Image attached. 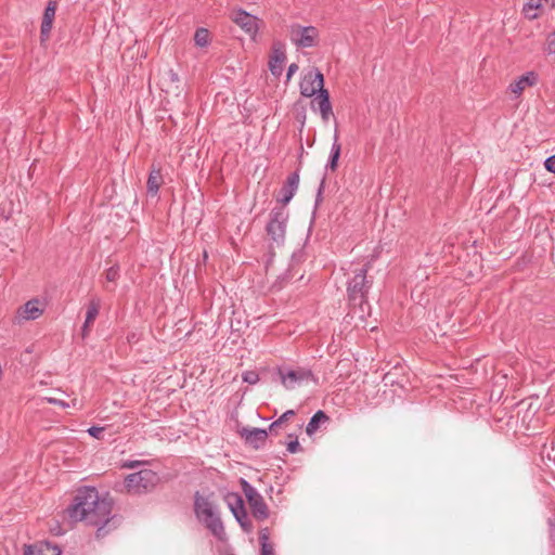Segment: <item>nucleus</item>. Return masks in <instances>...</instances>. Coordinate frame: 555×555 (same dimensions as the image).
Instances as JSON below:
<instances>
[{
    "mask_svg": "<svg viewBox=\"0 0 555 555\" xmlns=\"http://www.w3.org/2000/svg\"><path fill=\"white\" fill-rule=\"evenodd\" d=\"M113 502L111 499L101 498L93 487H85L77 491L73 503L66 508L68 517L77 521H86L90 526L98 527L96 538H103L115 527V516H111Z\"/></svg>",
    "mask_w": 555,
    "mask_h": 555,
    "instance_id": "obj_1",
    "label": "nucleus"
},
{
    "mask_svg": "<svg viewBox=\"0 0 555 555\" xmlns=\"http://www.w3.org/2000/svg\"><path fill=\"white\" fill-rule=\"evenodd\" d=\"M371 263L351 270L347 279V299L353 314L362 321L370 315L369 293L373 286V276L367 275Z\"/></svg>",
    "mask_w": 555,
    "mask_h": 555,
    "instance_id": "obj_2",
    "label": "nucleus"
},
{
    "mask_svg": "<svg viewBox=\"0 0 555 555\" xmlns=\"http://www.w3.org/2000/svg\"><path fill=\"white\" fill-rule=\"evenodd\" d=\"M194 513L205 527L219 540H223L224 527L208 496L198 491L194 494Z\"/></svg>",
    "mask_w": 555,
    "mask_h": 555,
    "instance_id": "obj_3",
    "label": "nucleus"
},
{
    "mask_svg": "<svg viewBox=\"0 0 555 555\" xmlns=\"http://www.w3.org/2000/svg\"><path fill=\"white\" fill-rule=\"evenodd\" d=\"M194 513L205 527L219 540H223L224 527L208 496L198 491L194 494Z\"/></svg>",
    "mask_w": 555,
    "mask_h": 555,
    "instance_id": "obj_4",
    "label": "nucleus"
},
{
    "mask_svg": "<svg viewBox=\"0 0 555 555\" xmlns=\"http://www.w3.org/2000/svg\"><path fill=\"white\" fill-rule=\"evenodd\" d=\"M160 482L159 475L152 469H141L140 472L129 474L125 478L124 486L129 493H147L153 491Z\"/></svg>",
    "mask_w": 555,
    "mask_h": 555,
    "instance_id": "obj_5",
    "label": "nucleus"
},
{
    "mask_svg": "<svg viewBox=\"0 0 555 555\" xmlns=\"http://www.w3.org/2000/svg\"><path fill=\"white\" fill-rule=\"evenodd\" d=\"M287 220L288 211L283 206H276L271 210L266 231L278 246L284 243Z\"/></svg>",
    "mask_w": 555,
    "mask_h": 555,
    "instance_id": "obj_6",
    "label": "nucleus"
},
{
    "mask_svg": "<svg viewBox=\"0 0 555 555\" xmlns=\"http://www.w3.org/2000/svg\"><path fill=\"white\" fill-rule=\"evenodd\" d=\"M240 485L249 504L253 516L257 520H266L269 517V508L261 494L244 478H241Z\"/></svg>",
    "mask_w": 555,
    "mask_h": 555,
    "instance_id": "obj_7",
    "label": "nucleus"
},
{
    "mask_svg": "<svg viewBox=\"0 0 555 555\" xmlns=\"http://www.w3.org/2000/svg\"><path fill=\"white\" fill-rule=\"evenodd\" d=\"M278 375L286 389H294L296 386L301 385L305 382H317L312 371L306 367H298L296 370L279 367Z\"/></svg>",
    "mask_w": 555,
    "mask_h": 555,
    "instance_id": "obj_8",
    "label": "nucleus"
},
{
    "mask_svg": "<svg viewBox=\"0 0 555 555\" xmlns=\"http://www.w3.org/2000/svg\"><path fill=\"white\" fill-rule=\"evenodd\" d=\"M289 34L291 40L300 48L314 47L319 37V30L314 26L293 25Z\"/></svg>",
    "mask_w": 555,
    "mask_h": 555,
    "instance_id": "obj_9",
    "label": "nucleus"
},
{
    "mask_svg": "<svg viewBox=\"0 0 555 555\" xmlns=\"http://www.w3.org/2000/svg\"><path fill=\"white\" fill-rule=\"evenodd\" d=\"M299 89L300 94L305 98L318 95L321 89H324L323 74L317 68L309 70L301 79Z\"/></svg>",
    "mask_w": 555,
    "mask_h": 555,
    "instance_id": "obj_10",
    "label": "nucleus"
},
{
    "mask_svg": "<svg viewBox=\"0 0 555 555\" xmlns=\"http://www.w3.org/2000/svg\"><path fill=\"white\" fill-rule=\"evenodd\" d=\"M227 502L240 526L244 530L248 531L250 528V521L248 520L242 496L237 493H229L227 496Z\"/></svg>",
    "mask_w": 555,
    "mask_h": 555,
    "instance_id": "obj_11",
    "label": "nucleus"
},
{
    "mask_svg": "<svg viewBox=\"0 0 555 555\" xmlns=\"http://www.w3.org/2000/svg\"><path fill=\"white\" fill-rule=\"evenodd\" d=\"M299 186V170L291 173L284 184L282 185L279 196L276 198L278 203L281 204L285 208V206L292 201L296 191Z\"/></svg>",
    "mask_w": 555,
    "mask_h": 555,
    "instance_id": "obj_12",
    "label": "nucleus"
},
{
    "mask_svg": "<svg viewBox=\"0 0 555 555\" xmlns=\"http://www.w3.org/2000/svg\"><path fill=\"white\" fill-rule=\"evenodd\" d=\"M232 21L247 35L255 37L258 31V18L243 10L232 13Z\"/></svg>",
    "mask_w": 555,
    "mask_h": 555,
    "instance_id": "obj_13",
    "label": "nucleus"
},
{
    "mask_svg": "<svg viewBox=\"0 0 555 555\" xmlns=\"http://www.w3.org/2000/svg\"><path fill=\"white\" fill-rule=\"evenodd\" d=\"M240 435L246 444L256 450L262 448L268 439V430L262 428L243 427Z\"/></svg>",
    "mask_w": 555,
    "mask_h": 555,
    "instance_id": "obj_14",
    "label": "nucleus"
},
{
    "mask_svg": "<svg viewBox=\"0 0 555 555\" xmlns=\"http://www.w3.org/2000/svg\"><path fill=\"white\" fill-rule=\"evenodd\" d=\"M57 9V2L54 0H50L43 11L42 22L40 26V40L44 42L49 40L51 29L53 26V21L55 18V13Z\"/></svg>",
    "mask_w": 555,
    "mask_h": 555,
    "instance_id": "obj_15",
    "label": "nucleus"
},
{
    "mask_svg": "<svg viewBox=\"0 0 555 555\" xmlns=\"http://www.w3.org/2000/svg\"><path fill=\"white\" fill-rule=\"evenodd\" d=\"M62 551L55 543L49 541H40L38 543L27 545L24 555H61Z\"/></svg>",
    "mask_w": 555,
    "mask_h": 555,
    "instance_id": "obj_16",
    "label": "nucleus"
},
{
    "mask_svg": "<svg viewBox=\"0 0 555 555\" xmlns=\"http://www.w3.org/2000/svg\"><path fill=\"white\" fill-rule=\"evenodd\" d=\"M544 7L555 8V0H527L524 4L522 12L525 16L532 21L535 20Z\"/></svg>",
    "mask_w": 555,
    "mask_h": 555,
    "instance_id": "obj_17",
    "label": "nucleus"
},
{
    "mask_svg": "<svg viewBox=\"0 0 555 555\" xmlns=\"http://www.w3.org/2000/svg\"><path fill=\"white\" fill-rule=\"evenodd\" d=\"M315 103L318 104L322 120L327 122L331 115H333V108L330 101V93L326 89H321L320 93L311 102L312 108H314Z\"/></svg>",
    "mask_w": 555,
    "mask_h": 555,
    "instance_id": "obj_18",
    "label": "nucleus"
},
{
    "mask_svg": "<svg viewBox=\"0 0 555 555\" xmlns=\"http://www.w3.org/2000/svg\"><path fill=\"white\" fill-rule=\"evenodd\" d=\"M538 81V75L534 72H527L521 75L517 80L508 86V90L519 96L527 87H532Z\"/></svg>",
    "mask_w": 555,
    "mask_h": 555,
    "instance_id": "obj_19",
    "label": "nucleus"
},
{
    "mask_svg": "<svg viewBox=\"0 0 555 555\" xmlns=\"http://www.w3.org/2000/svg\"><path fill=\"white\" fill-rule=\"evenodd\" d=\"M100 311V300L99 299H92L90 300L88 307H87V313H86V320L81 327V337L85 339L88 337L91 326L93 322L95 321L96 317L99 315Z\"/></svg>",
    "mask_w": 555,
    "mask_h": 555,
    "instance_id": "obj_20",
    "label": "nucleus"
},
{
    "mask_svg": "<svg viewBox=\"0 0 555 555\" xmlns=\"http://www.w3.org/2000/svg\"><path fill=\"white\" fill-rule=\"evenodd\" d=\"M341 153V144L339 143L337 126L335 127L333 144L331 147L330 156L325 166L326 171L334 172L337 170L338 160Z\"/></svg>",
    "mask_w": 555,
    "mask_h": 555,
    "instance_id": "obj_21",
    "label": "nucleus"
},
{
    "mask_svg": "<svg viewBox=\"0 0 555 555\" xmlns=\"http://www.w3.org/2000/svg\"><path fill=\"white\" fill-rule=\"evenodd\" d=\"M43 313V308L39 299H30L23 307L21 315L25 320H36Z\"/></svg>",
    "mask_w": 555,
    "mask_h": 555,
    "instance_id": "obj_22",
    "label": "nucleus"
},
{
    "mask_svg": "<svg viewBox=\"0 0 555 555\" xmlns=\"http://www.w3.org/2000/svg\"><path fill=\"white\" fill-rule=\"evenodd\" d=\"M163 182L164 180L160 168L153 167L146 182L147 194L151 196H157Z\"/></svg>",
    "mask_w": 555,
    "mask_h": 555,
    "instance_id": "obj_23",
    "label": "nucleus"
},
{
    "mask_svg": "<svg viewBox=\"0 0 555 555\" xmlns=\"http://www.w3.org/2000/svg\"><path fill=\"white\" fill-rule=\"evenodd\" d=\"M285 60V53L281 50L275 49L273 55L269 61V68L273 76L279 77L282 75Z\"/></svg>",
    "mask_w": 555,
    "mask_h": 555,
    "instance_id": "obj_24",
    "label": "nucleus"
},
{
    "mask_svg": "<svg viewBox=\"0 0 555 555\" xmlns=\"http://www.w3.org/2000/svg\"><path fill=\"white\" fill-rule=\"evenodd\" d=\"M327 421H330V417L324 411H322V410L317 411L311 416V418L306 427L307 435H309V436L313 435L319 429L320 425L323 423H326Z\"/></svg>",
    "mask_w": 555,
    "mask_h": 555,
    "instance_id": "obj_25",
    "label": "nucleus"
},
{
    "mask_svg": "<svg viewBox=\"0 0 555 555\" xmlns=\"http://www.w3.org/2000/svg\"><path fill=\"white\" fill-rule=\"evenodd\" d=\"M270 532L268 528L259 531V542L261 545V555H274L273 545L269 542Z\"/></svg>",
    "mask_w": 555,
    "mask_h": 555,
    "instance_id": "obj_26",
    "label": "nucleus"
},
{
    "mask_svg": "<svg viewBox=\"0 0 555 555\" xmlns=\"http://www.w3.org/2000/svg\"><path fill=\"white\" fill-rule=\"evenodd\" d=\"M194 42L197 47H207L210 42V35L208 29L204 27L197 28L194 35Z\"/></svg>",
    "mask_w": 555,
    "mask_h": 555,
    "instance_id": "obj_27",
    "label": "nucleus"
},
{
    "mask_svg": "<svg viewBox=\"0 0 555 555\" xmlns=\"http://www.w3.org/2000/svg\"><path fill=\"white\" fill-rule=\"evenodd\" d=\"M105 279L108 282H116L119 279V266L114 264L109 267L105 272Z\"/></svg>",
    "mask_w": 555,
    "mask_h": 555,
    "instance_id": "obj_28",
    "label": "nucleus"
},
{
    "mask_svg": "<svg viewBox=\"0 0 555 555\" xmlns=\"http://www.w3.org/2000/svg\"><path fill=\"white\" fill-rule=\"evenodd\" d=\"M288 438L292 440L287 443V451L289 453H297L301 450V447L298 442L297 436L293 434H288Z\"/></svg>",
    "mask_w": 555,
    "mask_h": 555,
    "instance_id": "obj_29",
    "label": "nucleus"
},
{
    "mask_svg": "<svg viewBox=\"0 0 555 555\" xmlns=\"http://www.w3.org/2000/svg\"><path fill=\"white\" fill-rule=\"evenodd\" d=\"M243 380L245 383L250 384V385H255V384H257L259 382V375L255 371H246L243 374Z\"/></svg>",
    "mask_w": 555,
    "mask_h": 555,
    "instance_id": "obj_30",
    "label": "nucleus"
},
{
    "mask_svg": "<svg viewBox=\"0 0 555 555\" xmlns=\"http://www.w3.org/2000/svg\"><path fill=\"white\" fill-rule=\"evenodd\" d=\"M104 429V427L91 426L87 431L91 437L102 439Z\"/></svg>",
    "mask_w": 555,
    "mask_h": 555,
    "instance_id": "obj_31",
    "label": "nucleus"
},
{
    "mask_svg": "<svg viewBox=\"0 0 555 555\" xmlns=\"http://www.w3.org/2000/svg\"><path fill=\"white\" fill-rule=\"evenodd\" d=\"M325 182H326V177L323 176V178L321 179V182H320V185H319V189H318V192H317V196H315V205L318 206L320 203H322L323 201V191H324V188H325Z\"/></svg>",
    "mask_w": 555,
    "mask_h": 555,
    "instance_id": "obj_32",
    "label": "nucleus"
},
{
    "mask_svg": "<svg viewBox=\"0 0 555 555\" xmlns=\"http://www.w3.org/2000/svg\"><path fill=\"white\" fill-rule=\"evenodd\" d=\"M544 167L548 172L555 173V154L545 159Z\"/></svg>",
    "mask_w": 555,
    "mask_h": 555,
    "instance_id": "obj_33",
    "label": "nucleus"
},
{
    "mask_svg": "<svg viewBox=\"0 0 555 555\" xmlns=\"http://www.w3.org/2000/svg\"><path fill=\"white\" fill-rule=\"evenodd\" d=\"M546 44L548 53H555V30L548 36Z\"/></svg>",
    "mask_w": 555,
    "mask_h": 555,
    "instance_id": "obj_34",
    "label": "nucleus"
},
{
    "mask_svg": "<svg viewBox=\"0 0 555 555\" xmlns=\"http://www.w3.org/2000/svg\"><path fill=\"white\" fill-rule=\"evenodd\" d=\"M295 415V412L294 410H287L286 412H284L279 418V423L281 425H283L285 422H287L292 416Z\"/></svg>",
    "mask_w": 555,
    "mask_h": 555,
    "instance_id": "obj_35",
    "label": "nucleus"
},
{
    "mask_svg": "<svg viewBox=\"0 0 555 555\" xmlns=\"http://www.w3.org/2000/svg\"><path fill=\"white\" fill-rule=\"evenodd\" d=\"M144 462H142V461H126V462L122 463L121 467L122 468L133 469V468L139 467Z\"/></svg>",
    "mask_w": 555,
    "mask_h": 555,
    "instance_id": "obj_36",
    "label": "nucleus"
},
{
    "mask_svg": "<svg viewBox=\"0 0 555 555\" xmlns=\"http://www.w3.org/2000/svg\"><path fill=\"white\" fill-rule=\"evenodd\" d=\"M297 120L300 121L301 126L305 125L306 121V107L304 105H300V109L297 108Z\"/></svg>",
    "mask_w": 555,
    "mask_h": 555,
    "instance_id": "obj_37",
    "label": "nucleus"
},
{
    "mask_svg": "<svg viewBox=\"0 0 555 555\" xmlns=\"http://www.w3.org/2000/svg\"><path fill=\"white\" fill-rule=\"evenodd\" d=\"M282 425L279 423V421H274L273 423H271L269 425V428H268V435L271 434V435H278L279 434V429Z\"/></svg>",
    "mask_w": 555,
    "mask_h": 555,
    "instance_id": "obj_38",
    "label": "nucleus"
},
{
    "mask_svg": "<svg viewBox=\"0 0 555 555\" xmlns=\"http://www.w3.org/2000/svg\"><path fill=\"white\" fill-rule=\"evenodd\" d=\"M298 70V65L296 63H292L286 73V80H291L292 76Z\"/></svg>",
    "mask_w": 555,
    "mask_h": 555,
    "instance_id": "obj_39",
    "label": "nucleus"
},
{
    "mask_svg": "<svg viewBox=\"0 0 555 555\" xmlns=\"http://www.w3.org/2000/svg\"><path fill=\"white\" fill-rule=\"evenodd\" d=\"M168 75H169L170 80H171L172 82H178V81H179V76H178V74H177L176 72H173L172 69H170V70L168 72Z\"/></svg>",
    "mask_w": 555,
    "mask_h": 555,
    "instance_id": "obj_40",
    "label": "nucleus"
},
{
    "mask_svg": "<svg viewBox=\"0 0 555 555\" xmlns=\"http://www.w3.org/2000/svg\"><path fill=\"white\" fill-rule=\"evenodd\" d=\"M550 538L555 543V524H552V522H551V528H550Z\"/></svg>",
    "mask_w": 555,
    "mask_h": 555,
    "instance_id": "obj_41",
    "label": "nucleus"
}]
</instances>
